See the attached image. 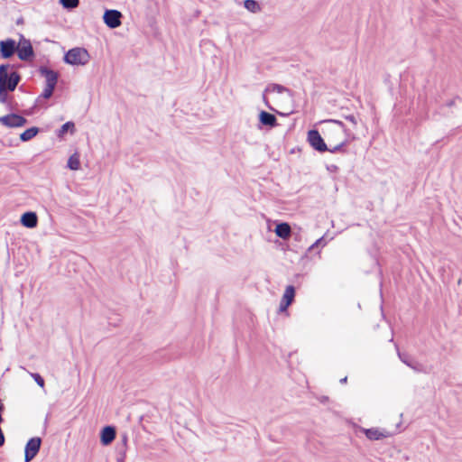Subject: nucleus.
<instances>
[{"instance_id":"31","label":"nucleus","mask_w":462,"mask_h":462,"mask_svg":"<svg viewBox=\"0 0 462 462\" xmlns=\"http://www.w3.org/2000/svg\"><path fill=\"white\" fill-rule=\"evenodd\" d=\"M328 169L330 170V171H334V170L337 169V166L331 165V167H328Z\"/></svg>"},{"instance_id":"18","label":"nucleus","mask_w":462,"mask_h":462,"mask_svg":"<svg viewBox=\"0 0 462 462\" xmlns=\"http://www.w3.org/2000/svg\"><path fill=\"white\" fill-rule=\"evenodd\" d=\"M80 167L79 154L73 153L68 160V168L72 171H77Z\"/></svg>"},{"instance_id":"11","label":"nucleus","mask_w":462,"mask_h":462,"mask_svg":"<svg viewBox=\"0 0 462 462\" xmlns=\"http://www.w3.org/2000/svg\"><path fill=\"white\" fill-rule=\"evenodd\" d=\"M116 438V429L112 426H106L102 431L100 436L101 443L104 446L109 445Z\"/></svg>"},{"instance_id":"14","label":"nucleus","mask_w":462,"mask_h":462,"mask_svg":"<svg viewBox=\"0 0 462 462\" xmlns=\"http://www.w3.org/2000/svg\"><path fill=\"white\" fill-rule=\"evenodd\" d=\"M291 226L288 223H280L275 227V234L277 236L286 239L291 236Z\"/></svg>"},{"instance_id":"8","label":"nucleus","mask_w":462,"mask_h":462,"mask_svg":"<svg viewBox=\"0 0 462 462\" xmlns=\"http://www.w3.org/2000/svg\"><path fill=\"white\" fill-rule=\"evenodd\" d=\"M18 49L17 43L13 39H6L0 42V54L4 59L11 58Z\"/></svg>"},{"instance_id":"30","label":"nucleus","mask_w":462,"mask_h":462,"mask_svg":"<svg viewBox=\"0 0 462 462\" xmlns=\"http://www.w3.org/2000/svg\"><path fill=\"white\" fill-rule=\"evenodd\" d=\"M346 381H347V377L346 376V377H344V378H342V379L340 380V383H346Z\"/></svg>"},{"instance_id":"27","label":"nucleus","mask_w":462,"mask_h":462,"mask_svg":"<svg viewBox=\"0 0 462 462\" xmlns=\"http://www.w3.org/2000/svg\"><path fill=\"white\" fill-rule=\"evenodd\" d=\"M289 306H290V304H287L286 302H284V301L282 300H281V302H280L279 310H280L281 312L285 311V310L288 309V307H289Z\"/></svg>"},{"instance_id":"5","label":"nucleus","mask_w":462,"mask_h":462,"mask_svg":"<svg viewBox=\"0 0 462 462\" xmlns=\"http://www.w3.org/2000/svg\"><path fill=\"white\" fill-rule=\"evenodd\" d=\"M0 123L6 127H22L27 123V119L17 114H9L0 117Z\"/></svg>"},{"instance_id":"24","label":"nucleus","mask_w":462,"mask_h":462,"mask_svg":"<svg viewBox=\"0 0 462 462\" xmlns=\"http://www.w3.org/2000/svg\"><path fill=\"white\" fill-rule=\"evenodd\" d=\"M346 143H347V142L346 140L342 141L341 143H339L338 144H337L335 146L328 147V150L327 152H330L332 153L340 152L346 145Z\"/></svg>"},{"instance_id":"20","label":"nucleus","mask_w":462,"mask_h":462,"mask_svg":"<svg viewBox=\"0 0 462 462\" xmlns=\"http://www.w3.org/2000/svg\"><path fill=\"white\" fill-rule=\"evenodd\" d=\"M74 128H75V125L73 122H71V121L66 122L60 128V130L58 132V136L62 137L64 135V134L67 133L69 130H71V132H73Z\"/></svg>"},{"instance_id":"4","label":"nucleus","mask_w":462,"mask_h":462,"mask_svg":"<svg viewBox=\"0 0 462 462\" xmlns=\"http://www.w3.org/2000/svg\"><path fill=\"white\" fill-rule=\"evenodd\" d=\"M42 445V439L39 437L31 438L24 449V462L32 461L38 454Z\"/></svg>"},{"instance_id":"15","label":"nucleus","mask_w":462,"mask_h":462,"mask_svg":"<svg viewBox=\"0 0 462 462\" xmlns=\"http://www.w3.org/2000/svg\"><path fill=\"white\" fill-rule=\"evenodd\" d=\"M39 133V128L36 126H32L31 128L26 129L20 134V139L23 142H28L37 135Z\"/></svg>"},{"instance_id":"28","label":"nucleus","mask_w":462,"mask_h":462,"mask_svg":"<svg viewBox=\"0 0 462 462\" xmlns=\"http://www.w3.org/2000/svg\"><path fill=\"white\" fill-rule=\"evenodd\" d=\"M346 119L348 120L349 122H351L354 125H356V123H357L356 116H353V115L346 116Z\"/></svg>"},{"instance_id":"16","label":"nucleus","mask_w":462,"mask_h":462,"mask_svg":"<svg viewBox=\"0 0 462 462\" xmlns=\"http://www.w3.org/2000/svg\"><path fill=\"white\" fill-rule=\"evenodd\" d=\"M244 6L253 14L260 13L262 10L260 4L255 0H245Z\"/></svg>"},{"instance_id":"9","label":"nucleus","mask_w":462,"mask_h":462,"mask_svg":"<svg viewBox=\"0 0 462 462\" xmlns=\"http://www.w3.org/2000/svg\"><path fill=\"white\" fill-rule=\"evenodd\" d=\"M39 72L45 78L46 86L56 87L59 79L58 72L44 66L39 68Z\"/></svg>"},{"instance_id":"6","label":"nucleus","mask_w":462,"mask_h":462,"mask_svg":"<svg viewBox=\"0 0 462 462\" xmlns=\"http://www.w3.org/2000/svg\"><path fill=\"white\" fill-rule=\"evenodd\" d=\"M21 37L22 40L20 41L19 44H17L18 49L16 50V52L20 60H28L34 56V51L31 42L23 38V35Z\"/></svg>"},{"instance_id":"1","label":"nucleus","mask_w":462,"mask_h":462,"mask_svg":"<svg viewBox=\"0 0 462 462\" xmlns=\"http://www.w3.org/2000/svg\"><path fill=\"white\" fill-rule=\"evenodd\" d=\"M21 81L20 74L14 70V66L10 64L0 65V84L2 88L9 91H14Z\"/></svg>"},{"instance_id":"19","label":"nucleus","mask_w":462,"mask_h":462,"mask_svg":"<svg viewBox=\"0 0 462 462\" xmlns=\"http://www.w3.org/2000/svg\"><path fill=\"white\" fill-rule=\"evenodd\" d=\"M398 356L400 357V359L402 360V362H403L406 365H408L409 367L416 370V371H419L420 369L417 367L418 365V363L411 360L410 358V356L406 354H402L400 352H398Z\"/></svg>"},{"instance_id":"2","label":"nucleus","mask_w":462,"mask_h":462,"mask_svg":"<svg viewBox=\"0 0 462 462\" xmlns=\"http://www.w3.org/2000/svg\"><path fill=\"white\" fill-rule=\"evenodd\" d=\"M90 56L84 48L70 49L64 56V61L70 65H85L89 61Z\"/></svg>"},{"instance_id":"29","label":"nucleus","mask_w":462,"mask_h":462,"mask_svg":"<svg viewBox=\"0 0 462 462\" xmlns=\"http://www.w3.org/2000/svg\"><path fill=\"white\" fill-rule=\"evenodd\" d=\"M330 122H332V123H334V124H337V125H339V126H340V127H342V128L345 126L344 123H343V122H341V121H339V120H335V119H333V120H330Z\"/></svg>"},{"instance_id":"12","label":"nucleus","mask_w":462,"mask_h":462,"mask_svg":"<svg viewBox=\"0 0 462 462\" xmlns=\"http://www.w3.org/2000/svg\"><path fill=\"white\" fill-rule=\"evenodd\" d=\"M365 434L367 439L371 440H379L389 437V432L386 430H380L377 428H371L365 430Z\"/></svg>"},{"instance_id":"32","label":"nucleus","mask_w":462,"mask_h":462,"mask_svg":"<svg viewBox=\"0 0 462 462\" xmlns=\"http://www.w3.org/2000/svg\"><path fill=\"white\" fill-rule=\"evenodd\" d=\"M126 440H127L126 436H124V439H123L124 443H126Z\"/></svg>"},{"instance_id":"10","label":"nucleus","mask_w":462,"mask_h":462,"mask_svg":"<svg viewBox=\"0 0 462 462\" xmlns=\"http://www.w3.org/2000/svg\"><path fill=\"white\" fill-rule=\"evenodd\" d=\"M21 223L25 227L33 228L38 224V217L35 212H25L21 217Z\"/></svg>"},{"instance_id":"25","label":"nucleus","mask_w":462,"mask_h":462,"mask_svg":"<svg viewBox=\"0 0 462 462\" xmlns=\"http://www.w3.org/2000/svg\"><path fill=\"white\" fill-rule=\"evenodd\" d=\"M327 245V241L325 240V237L322 236L319 239L316 240V242L314 244H312L310 247H309V251H311L313 250L315 247L317 246H321V247H324L325 245Z\"/></svg>"},{"instance_id":"7","label":"nucleus","mask_w":462,"mask_h":462,"mask_svg":"<svg viewBox=\"0 0 462 462\" xmlns=\"http://www.w3.org/2000/svg\"><path fill=\"white\" fill-rule=\"evenodd\" d=\"M122 14L117 10H106L103 15L104 23L110 29H116L121 25Z\"/></svg>"},{"instance_id":"22","label":"nucleus","mask_w":462,"mask_h":462,"mask_svg":"<svg viewBox=\"0 0 462 462\" xmlns=\"http://www.w3.org/2000/svg\"><path fill=\"white\" fill-rule=\"evenodd\" d=\"M265 91L283 93L285 91H288V88L280 84H271L266 88Z\"/></svg>"},{"instance_id":"21","label":"nucleus","mask_w":462,"mask_h":462,"mask_svg":"<svg viewBox=\"0 0 462 462\" xmlns=\"http://www.w3.org/2000/svg\"><path fill=\"white\" fill-rule=\"evenodd\" d=\"M61 5L66 9H74L79 6V0H60Z\"/></svg>"},{"instance_id":"3","label":"nucleus","mask_w":462,"mask_h":462,"mask_svg":"<svg viewBox=\"0 0 462 462\" xmlns=\"http://www.w3.org/2000/svg\"><path fill=\"white\" fill-rule=\"evenodd\" d=\"M308 142L314 150L319 152H324L328 150L324 139L316 129L308 132Z\"/></svg>"},{"instance_id":"17","label":"nucleus","mask_w":462,"mask_h":462,"mask_svg":"<svg viewBox=\"0 0 462 462\" xmlns=\"http://www.w3.org/2000/svg\"><path fill=\"white\" fill-rule=\"evenodd\" d=\"M295 296V288L292 285H288L285 289L282 300L287 304H291Z\"/></svg>"},{"instance_id":"23","label":"nucleus","mask_w":462,"mask_h":462,"mask_svg":"<svg viewBox=\"0 0 462 462\" xmlns=\"http://www.w3.org/2000/svg\"><path fill=\"white\" fill-rule=\"evenodd\" d=\"M54 89H55V88H53V87L45 86L40 97H43L45 99L50 98L52 96Z\"/></svg>"},{"instance_id":"26","label":"nucleus","mask_w":462,"mask_h":462,"mask_svg":"<svg viewBox=\"0 0 462 462\" xmlns=\"http://www.w3.org/2000/svg\"><path fill=\"white\" fill-rule=\"evenodd\" d=\"M31 375L39 386H41V387L44 386V379L39 374L32 373V374H31Z\"/></svg>"},{"instance_id":"13","label":"nucleus","mask_w":462,"mask_h":462,"mask_svg":"<svg viewBox=\"0 0 462 462\" xmlns=\"http://www.w3.org/2000/svg\"><path fill=\"white\" fill-rule=\"evenodd\" d=\"M259 120L263 125L270 127H274L277 125V119L275 116L265 111H262L259 114Z\"/></svg>"}]
</instances>
